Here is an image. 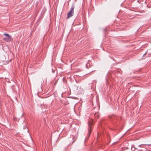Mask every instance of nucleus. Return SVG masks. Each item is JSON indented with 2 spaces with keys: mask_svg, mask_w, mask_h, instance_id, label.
I'll use <instances>...</instances> for the list:
<instances>
[{
  "mask_svg": "<svg viewBox=\"0 0 151 151\" xmlns=\"http://www.w3.org/2000/svg\"><path fill=\"white\" fill-rule=\"evenodd\" d=\"M142 145H140L138 146V147H142Z\"/></svg>",
  "mask_w": 151,
  "mask_h": 151,
  "instance_id": "6e6552de",
  "label": "nucleus"
},
{
  "mask_svg": "<svg viewBox=\"0 0 151 151\" xmlns=\"http://www.w3.org/2000/svg\"><path fill=\"white\" fill-rule=\"evenodd\" d=\"M88 126H89V128H88V132H91V129L92 128V123L91 122H88Z\"/></svg>",
  "mask_w": 151,
  "mask_h": 151,
  "instance_id": "20e7f679",
  "label": "nucleus"
},
{
  "mask_svg": "<svg viewBox=\"0 0 151 151\" xmlns=\"http://www.w3.org/2000/svg\"><path fill=\"white\" fill-rule=\"evenodd\" d=\"M90 135V134H88V136H89Z\"/></svg>",
  "mask_w": 151,
  "mask_h": 151,
  "instance_id": "1a4fd4ad",
  "label": "nucleus"
},
{
  "mask_svg": "<svg viewBox=\"0 0 151 151\" xmlns=\"http://www.w3.org/2000/svg\"><path fill=\"white\" fill-rule=\"evenodd\" d=\"M3 35H4L5 37L3 38V40L6 42L11 41L12 40V37L8 34L6 33H4Z\"/></svg>",
  "mask_w": 151,
  "mask_h": 151,
  "instance_id": "f03ea898",
  "label": "nucleus"
},
{
  "mask_svg": "<svg viewBox=\"0 0 151 151\" xmlns=\"http://www.w3.org/2000/svg\"><path fill=\"white\" fill-rule=\"evenodd\" d=\"M23 129H25V130L24 131L25 132H29V130L28 128L25 126H24L23 127Z\"/></svg>",
  "mask_w": 151,
  "mask_h": 151,
  "instance_id": "39448f33",
  "label": "nucleus"
},
{
  "mask_svg": "<svg viewBox=\"0 0 151 151\" xmlns=\"http://www.w3.org/2000/svg\"><path fill=\"white\" fill-rule=\"evenodd\" d=\"M71 137H73V141L72 142V143L76 141L77 137V133L75 134L74 135H72L71 136Z\"/></svg>",
  "mask_w": 151,
  "mask_h": 151,
  "instance_id": "7ed1b4c3",
  "label": "nucleus"
},
{
  "mask_svg": "<svg viewBox=\"0 0 151 151\" xmlns=\"http://www.w3.org/2000/svg\"><path fill=\"white\" fill-rule=\"evenodd\" d=\"M148 135V134H144L143 136H147Z\"/></svg>",
  "mask_w": 151,
  "mask_h": 151,
  "instance_id": "0eeeda50",
  "label": "nucleus"
},
{
  "mask_svg": "<svg viewBox=\"0 0 151 151\" xmlns=\"http://www.w3.org/2000/svg\"><path fill=\"white\" fill-rule=\"evenodd\" d=\"M95 117L96 116H97L98 118L99 117V116L98 115V114H96L95 115Z\"/></svg>",
  "mask_w": 151,
  "mask_h": 151,
  "instance_id": "423d86ee",
  "label": "nucleus"
},
{
  "mask_svg": "<svg viewBox=\"0 0 151 151\" xmlns=\"http://www.w3.org/2000/svg\"><path fill=\"white\" fill-rule=\"evenodd\" d=\"M75 8V6L73 5L71 6L69 12L67 14V18L68 19L71 17L73 16L74 14V9Z\"/></svg>",
  "mask_w": 151,
  "mask_h": 151,
  "instance_id": "f257e3e1",
  "label": "nucleus"
}]
</instances>
